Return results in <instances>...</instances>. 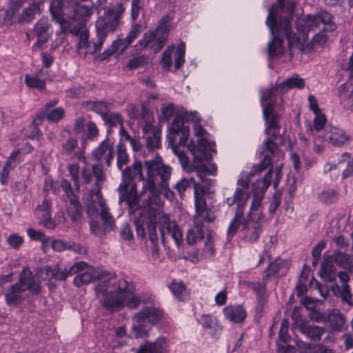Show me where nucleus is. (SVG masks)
Wrapping results in <instances>:
<instances>
[{
    "instance_id": "obj_1",
    "label": "nucleus",
    "mask_w": 353,
    "mask_h": 353,
    "mask_svg": "<svg viewBox=\"0 0 353 353\" xmlns=\"http://www.w3.org/2000/svg\"><path fill=\"white\" fill-rule=\"evenodd\" d=\"M294 9V2L290 1L285 3L284 0H277V3L269 9L266 19V24L270 32L274 34L276 31L283 32L288 37L290 48H298L304 51L303 42L307 39L309 32L317 29L332 32L336 28L332 21V14L323 11L315 15L298 19L296 26L299 36H296L292 33L290 26Z\"/></svg>"
},
{
    "instance_id": "obj_2",
    "label": "nucleus",
    "mask_w": 353,
    "mask_h": 353,
    "mask_svg": "<svg viewBox=\"0 0 353 353\" xmlns=\"http://www.w3.org/2000/svg\"><path fill=\"white\" fill-rule=\"evenodd\" d=\"M135 224L139 236L144 238L146 234L148 235L152 245V256L155 260L161 256V250L158 244L157 225L163 244L165 243L167 235L171 236L178 248L183 243L182 232L178 225L175 221H171L169 216L163 211L153 209L146 210L141 214Z\"/></svg>"
},
{
    "instance_id": "obj_3",
    "label": "nucleus",
    "mask_w": 353,
    "mask_h": 353,
    "mask_svg": "<svg viewBox=\"0 0 353 353\" xmlns=\"http://www.w3.org/2000/svg\"><path fill=\"white\" fill-rule=\"evenodd\" d=\"M279 94H282L280 92L279 84L261 91L262 105H263L264 101L270 100L263 109V118L266 121L265 133L269 137L263 143V159L259 164L253 166L250 175L261 172L270 165L274 163L275 161H279L283 159V154L277 148L274 142V139L279 134V117L274 112L275 102L272 99Z\"/></svg>"
},
{
    "instance_id": "obj_4",
    "label": "nucleus",
    "mask_w": 353,
    "mask_h": 353,
    "mask_svg": "<svg viewBox=\"0 0 353 353\" xmlns=\"http://www.w3.org/2000/svg\"><path fill=\"white\" fill-rule=\"evenodd\" d=\"M115 282V277L111 276L108 282L104 280L102 284L96 288L97 293H105L103 301V307L111 312L119 310L124 306L129 308L137 307L140 303V299L128 287L125 280L118 281L116 290H109L110 285H114Z\"/></svg>"
},
{
    "instance_id": "obj_5",
    "label": "nucleus",
    "mask_w": 353,
    "mask_h": 353,
    "mask_svg": "<svg viewBox=\"0 0 353 353\" xmlns=\"http://www.w3.org/2000/svg\"><path fill=\"white\" fill-rule=\"evenodd\" d=\"M145 164L147 166L148 175L146 180L143 183L141 196L148 191L146 205H160V198L159 197V191L156 188L154 176L158 174L161 177V186L163 190L169 189L168 181L170 178L172 168L163 164L160 157H158L157 160L146 161Z\"/></svg>"
},
{
    "instance_id": "obj_6",
    "label": "nucleus",
    "mask_w": 353,
    "mask_h": 353,
    "mask_svg": "<svg viewBox=\"0 0 353 353\" xmlns=\"http://www.w3.org/2000/svg\"><path fill=\"white\" fill-rule=\"evenodd\" d=\"M144 182L141 163L135 161L122 172V181L118 188L119 193V202L125 201L130 208L135 207L139 202L141 194L138 196L136 181Z\"/></svg>"
},
{
    "instance_id": "obj_7",
    "label": "nucleus",
    "mask_w": 353,
    "mask_h": 353,
    "mask_svg": "<svg viewBox=\"0 0 353 353\" xmlns=\"http://www.w3.org/2000/svg\"><path fill=\"white\" fill-rule=\"evenodd\" d=\"M170 17L163 16L159 21L155 29L145 32L134 47L138 50H142L148 47L154 53L159 52L164 46L170 32Z\"/></svg>"
},
{
    "instance_id": "obj_8",
    "label": "nucleus",
    "mask_w": 353,
    "mask_h": 353,
    "mask_svg": "<svg viewBox=\"0 0 353 353\" xmlns=\"http://www.w3.org/2000/svg\"><path fill=\"white\" fill-rule=\"evenodd\" d=\"M124 12L125 9L120 3L108 8L96 21L97 37L105 40L109 33L116 31Z\"/></svg>"
},
{
    "instance_id": "obj_9",
    "label": "nucleus",
    "mask_w": 353,
    "mask_h": 353,
    "mask_svg": "<svg viewBox=\"0 0 353 353\" xmlns=\"http://www.w3.org/2000/svg\"><path fill=\"white\" fill-rule=\"evenodd\" d=\"M87 214L91 219L100 216L103 221L105 231H109L114 227V219L109 212V208L103 200L101 193L96 192L88 196L86 203Z\"/></svg>"
},
{
    "instance_id": "obj_10",
    "label": "nucleus",
    "mask_w": 353,
    "mask_h": 353,
    "mask_svg": "<svg viewBox=\"0 0 353 353\" xmlns=\"http://www.w3.org/2000/svg\"><path fill=\"white\" fill-rule=\"evenodd\" d=\"M162 317V311L154 307H148L133 316V329L136 337H145L148 334V325H154Z\"/></svg>"
},
{
    "instance_id": "obj_11",
    "label": "nucleus",
    "mask_w": 353,
    "mask_h": 353,
    "mask_svg": "<svg viewBox=\"0 0 353 353\" xmlns=\"http://www.w3.org/2000/svg\"><path fill=\"white\" fill-rule=\"evenodd\" d=\"M52 18L57 23H59L61 30L63 32H70L72 34L77 35L78 37V43L77 48L79 53L84 50V46L89 42V32L85 28L84 24L78 23L77 26H73L74 20L72 23L63 21L61 16V12L58 10H52Z\"/></svg>"
},
{
    "instance_id": "obj_12",
    "label": "nucleus",
    "mask_w": 353,
    "mask_h": 353,
    "mask_svg": "<svg viewBox=\"0 0 353 353\" xmlns=\"http://www.w3.org/2000/svg\"><path fill=\"white\" fill-rule=\"evenodd\" d=\"M85 265V262L80 261L70 266L68 268H65L63 270H59L57 265L53 267L47 265L39 269L36 272V275L39 279L43 281H49L52 279L65 280L68 276L78 273Z\"/></svg>"
},
{
    "instance_id": "obj_13",
    "label": "nucleus",
    "mask_w": 353,
    "mask_h": 353,
    "mask_svg": "<svg viewBox=\"0 0 353 353\" xmlns=\"http://www.w3.org/2000/svg\"><path fill=\"white\" fill-rule=\"evenodd\" d=\"M214 147L215 143L205 137L199 139L197 146L193 141H190L187 145L188 150L194 156V162L208 160L210 158L209 153L215 151Z\"/></svg>"
},
{
    "instance_id": "obj_14",
    "label": "nucleus",
    "mask_w": 353,
    "mask_h": 353,
    "mask_svg": "<svg viewBox=\"0 0 353 353\" xmlns=\"http://www.w3.org/2000/svg\"><path fill=\"white\" fill-rule=\"evenodd\" d=\"M263 219V216L261 214H259L258 218L256 221L254 219H245L243 222V228L241 229V232L243 239L250 243L256 242L263 230L261 225V220Z\"/></svg>"
},
{
    "instance_id": "obj_15",
    "label": "nucleus",
    "mask_w": 353,
    "mask_h": 353,
    "mask_svg": "<svg viewBox=\"0 0 353 353\" xmlns=\"http://www.w3.org/2000/svg\"><path fill=\"white\" fill-rule=\"evenodd\" d=\"M15 284L23 292L29 291L32 294H38L41 291L39 283L34 280L31 271L27 267L23 268L19 281Z\"/></svg>"
},
{
    "instance_id": "obj_16",
    "label": "nucleus",
    "mask_w": 353,
    "mask_h": 353,
    "mask_svg": "<svg viewBox=\"0 0 353 353\" xmlns=\"http://www.w3.org/2000/svg\"><path fill=\"white\" fill-rule=\"evenodd\" d=\"M92 157L97 161L104 160L105 164L110 166L114 156L113 143L106 139L92 151Z\"/></svg>"
},
{
    "instance_id": "obj_17",
    "label": "nucleus",
    "mask_w": 353,
    "mask_h": 353,
    "mask_svg": "<svg viewBox=\"0 0 353 353\" xmlns=\"http://www.w3.org/2000/svg\"><path fill=\"white\" fill-rule=\"evenodd\" d=\"M324 137L325 141L336 147H342L350 142V136L343 130L334 126L326 128Z\"/></svg>"
},
{
    "instance_id": "obj_18",
    "label": "nucleus",
    "mask_w": 353,
    "mask_h": 353,
    "mask_svg": "<svg viewBox=\"0 0 353 353\" xmlns=\"http://www.w3.org/2000/svg\"><path fill=\"white\" fill-rule=\"evenodd\" d=\"M61 152L63 155L68 156L71 159H76L81 161H85L84 150L79 148L77 138L70 137L63 143Z\"/></svg>"
},
{
    "instance_id": "obj_19",
    "label": "nucleus",
    "mask_w": 353,
    "mask_h": 353,
    "mask_svg": "<svg viewBox=\"0 0 353 353\" xmlns=\"http://www.w3.org/2000/svg\"><path fill=\"white\" fill-rule=\"evenodd\" d=\"M65 7L61 6L60 8L61 16L62 17L63 21H66L67 22H70V23H72V20H74L73 23V26H77L78 23H83V21H87L90 16L92 14V10L91 7L89 6H86L84 4L77 3L74 7V17L72 18L65 19L63 18V13L62 12V9Z\"/></svg>"
},
{
    "instance_id": "obj_20",
    "label": "nucleus",
    "mask_w": 353,
    "mask_h": 353,
    "mask_svg": "<svg viewBox=\"0 0 353 353\" xmlns=\"http://www.w3.org/2000/svg\"><path fill=\"white\" fill-rule=\"evenodd\" d=\"M76 274L77 275L74 279V283L77 287L88 284L102 277V275L98 270L93 268L88 267L87 264L83 270H79V272Z\"/></svg>"
},
{
    "instance_id": "obj_21",
    "label": "nucleus",
    "mask_w": 353,
    "mask_h": 353,
    "mask_svg": "<svg viewBox=\"0 0 353 353\" xmlns=\"http://www.w3.org/2000/svg\"><path fill=\"white\" fill-rule=\"evenodd\" d=\"M196 214L194 216V224L203 225V221L206 222H212L215 219L213 212L208 209L205 201H200L194 203Z\"/></svg>"
},
{
    "instance_id": "obj_22",
    "label": "nucleus",
    "mask_w": 353,
    "mask_h": 353,
    "mask_svg": "<svg viewBox=\"0 0 353 353\" xmlns=\"http://www.w3.org/2000/svg\"><path fill=\"white\" fill-rule=\"evenodd\" d=\"M51 205V201L45 198L42 203L38 205L36 210L37 214L40 218V223L49 229H53L56 226L54 221L50 216Z\"/></svg>"
},
{
    "instance_id": "obj_23",
    "label": "nucleus",
    "mask_w": 353,
    "mask_h": 353,
    "mask_svg": "<svg viewBox=\"0 0 353 353\" xmlns=\"http://www.w3.org/2000/svg\"><path fill=\"white\" fill-rule=\"evenodd\" d=\"M185 112V110H181L179 112L178 115L174 118L171 127V130L175 133L181 134L179 144L183 145L187 144L190 132L188 127L185 126L184 123V119H186L184 114Z\"/></svg>"
},
{
    "instance_id": "obj_24",
    "label": "nucleus",
    "mask_w": 353,
    "mask_h": 353,
    "mask_svg": "<svg viewBox=\"0 0 353 353\" xmlns=\"http://www.w3.org/2000/svg\"><path fill=\"white\" fill-rule=\"evenodd\" d=\"M249 199V194L247 190L237 188L235 190L232 197L228 198L226 203L228 205L236 204V210L238 215H243L244 208L246 205Z\"/></svg>"
},
{
    "instance_id": "obj_25",
    "label": "nucleus",
    "mask_w": 353,
    "mask_h": 353,
    "mask_svg": "<svg viewBox=\"0 0 353 353\" xmlns=\"http://www.w3.org/2000/svg\"><path fill=\"white\" fill-rule=\"evenodd\" d=\"M226 319L234 323H241L246 317V312L241 305H231L224 308Z\"/></svg>"
},
{
    "instance_id": "obj_26",
    "label": "nucleus",
    "mask_w": 353,
    "mask_h": 353,
    "mask_svg": "<svg viewBox=\"0 0 353 353\" xmlns=\"http://www.w3.org/2000/svg\"><path fill=\"white\" fill-rule=\"evenodd\" d=\"M50 28L48 19L42 18L34 26V32L38 37L37 45L41 46L49 39L50 34L48 31Z\"/></svg>"
},
{
    "instance_id": "obj_27",
    "label": "nucleus",
    "mask_w": 353,
    "mask_h": 353,
    "mask_svg": "<svg viewBox=\"0 0 353 353\" xmlns=\"http://www.w3.org/2000/svg\"><path fill=\"white\" fill-rule=\"evenodd\" d=\"M67 212L73 223L79 222L82 216V207L77 197H72L67 204Z\"/></svg>"
},
{
    "instance_id": "obj_28",
    "label": "nucleus",
    "mask_w": 353,
    "mask_h": 353,
    "mask_svg": "<svg viewBox=\"0 0 353 353\" xmlns=\"http://www.w3.org/2000/svg\"><path fill=\"white\" fill-rule=\"evenodd\" d=\"M327 313L326 316H324L321 314H318L317 316L313 317V319L316 321H328L335 329H340L343 327L344 319L341 314L335 312L334 311H327Z\"/></svg>"
},
{
    "instance_id": "obj_29",
    "label": "nucleus",
    "mask_w": 353,
    "mask_h": 353,
    "mask_svg": "<svg viewBox=\"0 0 353 353\" xmlns=\"http://www.w3.org/2000/svg\"><path fill=\"white\" fill-rule=\"evenodd\" d=\"M305 87V80L297 74L292 75L279 83L280 92L285 93L290 89H303Z\"/></svg>"
},
{
    "instance_id": "obj_30",
    "label": "nucleus",
    "mask_w": 353,
    "mask_h": 353,
    "mask_svg": "<svg viewBox=\"0 0 353 353\" xmlns=\"http://www.w3.org/2000/svg\"><path fill=\"white\" fill-rule=\"evenodd\" d=\"M274 36L273 39L268 44V54L270 57L277 56L278 54L283 52L284 48L283 46V41L279 38V35H284L288 38L283 32H274V34L271 32ZM288 40V39H287Z\"/></svg>"
},
{
    "instance_id": "obj_31",
    "label": "nucleus",
    "mask_w": 353,
    "mask_h": 353,
    "mask_svg": "<svg viewBox=\"0 0 353 353\" xmlns=\"http://www.w3.org/2000/svg\"><path fill=\"white\" fill-rule=\"evenodd\" d=\"M302 334L314 341H320L325 332V329L316 325L303 324L299 327Z\"/></svg>"
},
{
    "instance_id": "obj_32",
    "label": "nucleus",
    "mask_w": 353,
    "mask_h": 353,
    "mask_svg": "<svg viewBox=\"0 0 353 353\" xmlns=\"http://www.w3.org/2000/svg\"><path fill=\"white\" fill-rule=\"evenodd\" d=\"M64 116V109L63 108H57L52 110H41L37 117L39 119L46 118L50 122H58Z\"/></svg>"
},
{
    "instance_id": "obj_33",
    "label": "nucleus",
    "mask_w": 353,
    "mask_h": 353,
    "mask_svg": "<svg viewBox=\"0 0 353 353\" xmlns=\"http://www.w3.org/2000/svg\"><path fill=\"white\" fill-rule=\"evenodd\" d=\"M87 106L89 109L101 115L102 119L107 116L110 110L113 108V104L107 101H90Z\"/></svg>"
},
{
    "instance_id": "obj_34",
    "label": "nucleus",
    "mask_w": 353,
    "mask_h": 353,
    "mask_svg": "<svg viewBox=\"0 0 353 353\" xmlns=\"http://www.w3.org/2000/svg\"><path fill=\"white\" fill-rule=\"evenodd\" d=\"M202 225L194 224V227L189 229L186 234V242L189 245H194L204 239V230Z\"/></svg>"
},
{
    "instance_id": "obj_35",
    "label": "nucleus",
    "mask_w": 353,
    "mask_h": 353,
    "mask_svg": "<svg viewBox=\"0 0 353 353\" xmlns=\"http://www.w3.org/2000/svg\"><path fill=\"white\" fill-rule=\"evenodd\" d=\"M332 261L343 269L353 267L352 256L341 252L335 251L331 256Z\"/></svg>"
},
{
    "instance_id": "obj_36",
    "label": "nucleus",
    "mask_w": 353,
    "mask_h": 353,
    "mask_svg": "<svg viewBox=\"0 0 353 353\" xmlns=\"http://www.w3.org/2000/svg\"><path fill=\"white\" fill-rule=\"evenodd\" d=\"M130 161L125 144L120 140L117 145V166L119 170H123L124 165Z\"/></svg>"
},
{
    "instance_id": "obj_37",
    "label": "nucleus",
    "mask_w": 353,
    "mask_h": 353,
    "mask_svg": "<svg viewBox=\"0 0 353 353\" xmlns=\"http://www.w3.org/2000/svg\"><path fill=\"white\" fill-rule=\"evenodd\" d=\"M196 172L198 177H202L203 175L216 176L217 167L214 164L204 165L202 163L196 164L193 168L188 170V172Z\"/></svg>"
},
{
    "instance_id": "obj_38",
    "label": "nucleus",
    "mask_w": 353,
    "mask_h": 353,
    "mask_svg": "<svg viewBox=\"0 0 353 353\" xmlns=\"http://www.w3.org/2000/svg\"><path fill=\"white\" fill-rule=\"evenodd\" d=\"M23 292L16 284L13 285L6 293V299L8 304H19L20 303L23 296L22 293Z\"/></svg>"
},
{
    "instance_id": "obj_39",
    "label": "nucleus",
    "mask_w": 353,
    "mask_h": 353,
    "mask_svg": "<svg viewBox=\"0 0 353 353\" xmlns=\"http://www.w3.org/2000/svg\"><path fill=\"white\" fill-rule=\"evenodd\" d=\"M272 169H270L265 176L261 179L257 180L254 183H253V189L255 191L254 194L263 193L269 185L271 183L272 179Z\"/></svg>"
},
{
    "instance_id": "obj_40",
    "label": "nucleus",
    "mask_w": 353,
    "mask_h": 353,
    "mask_svg": "<svg viewBox=\"0 0 353 353\" xmlns=\"http://www.w3.org/2000/svg\"><path fill=\"white\" fill-rule=\"evenodd\" d=\"M169 288L173 294L180 301H184L188 297L186 287L182 282H172L169 285Z\"/></svg>"
},
{
    "instance_id": "obj_41",
    "label": "nucleus",
    "mask_w": 353,
    "mask_h": 353,
    "mask_svg": "<svg viewBox=\"0 0 353 353\" xmlns=\"http://www.w3.org/2000/svg\"><path fill=\"white\" fill-rule=\"evenodd\" d=\"M146 145L149 150H154L161 146V130L154 129L152 134L146 137Z\"/></svg>"
},
{
    "instance_id": "obj_42",
    "label": "nucleus",
    "mask_w": 353,
    "mask_h": 353,
    "mask_svg": "<svg viewBox=\"0 0 353 353\" xmlns=\"http://www.w3.org/2000/svg\"><path fill=\"white\" fill-rule=\"evenodd\" d=\"M263 196L259 194H254L253 199L250 205V211L247 215L246 219H254V214H257V216L259 214L263 215L259 211L261 207V200ZM263 217V216H262Z\"/></svg>"
},
{
    "instance_id": "obj_43",
    "label": "nucleus",
    "mask_w": 353,
    "mask_h": 353,
    "mask_svg": "<svg viewBox=\"0 0 353 353\" xmlns=\"http://www.w3.org/2000/svg\"><path fill=\"white\" fill-rule=\"evenodd\" d=\"M104 41L100 37H97V41L95 42H92L90 43L88 42L84 46V50L81 51V53H79L80 55L83 54V57H85L87 54H94L97 51L101 50L102 46L104 43Z\"/></svg>"
},
{
    "instance_id": "obj_44",
    "label": "nucleus",
    "mask_w": 353,
    "mask_h": 353,
    "mask_svg": "<svg viewBox=\"0 0 353 353\" xmlns=\"http://www.w3.org/2000/svg\"><path fill=\"white\" fill-rule=\"evenodd\" d=\"M185 117L187 121L191 120L194 123V134L196 137H200L201 138L205 137V134H207V132L205 129L201 126V125L198 122V118L196 115L193 114L192 112H184Z\"/></svg>"
},
{
    "instance_id": "obj_45",
    "label": "nucleus",
    "mask_w": 353,
    "mask_h": 353,
    "mask_svg": "<svg viewBox=\"0 0 353 353\" xmlns=\"http://www.w3.org/2000/svg\"><path fill=\"white\" fill-rule=\"evenodd\" d=\"M336 269L332 262L325 261L321 263L320 276L331 281L334 279Z\"/></svg>"
},
{
    "instance_id": "obj_46",
    "label": "nucleus",
    "mask_w": 353,
    "mask_h": 353,
    "mask_svg": "<svg viewBox=\"0 0 353 353\" xmlns=\"http://www.w3.org/2000/svg\"><path fill=\"white\" fill-rule=\"evenodd\" d=\"M194 188V203H198L200 201H205V194L208 191L206 185L201 182H196L192 183Z\"/></svg>"
},
{
    "instance_id": "obj_47",
    "label": "nucleus",
    "mask_w": 353,
    "mask_h": 353,
    "mask_svg": "<svg viewBox=\"0 0 353 353\" xmlns=\"http://www.w3.org/2000/svg\"><path fill=\"white\" fill-rule=\"evenodd\" d=\"M25 82L26 85L32 88H37L43 90L46 88V82L37 76L26 75Z\"/></svg>"
},
{
    "instance_id": "obj_48",
    "label": "nucleus",
    "mask_w": 353,
    "mask_h": 353,
    "mask_svg": "<svg viewBox=\"0 0 353 353\" xmlns=\"http://www.w3.org/2000/svg\"><path fill=\"white\" fill-rule=\"evenodd\" d=\"M194 183V179L193 177H183L181 178L174 185V189L181 196L185 191L190 187L192 186V183Z\"/></svg>"
},
{
    "instance_id": "obj_49",
    "label": "nucleus",
    "mask_w": 353,
    "mask_h": 353,
    "mask_svg": "<svg viewBox=\"0 0 353 353\" xmlns=\"http://www.w3.org/2000/svg\"><path fill=\"white\" fill-rule=\"evenodd\" d=\"M326 121L327 120L324 114H321V112L315 114V117L314 119V128L309 124L307 126L308 132L312 134L314 130L316 131L321 130L325 125Z\"/></svg>"
},
{
    "instance_id": "obj_50",
    "label": "nucleus",
    "mask_w": 353,
    "mask_h": 353,
    "mask_svg": "<svg viewBox=\"0 0 353 353\" xmlns=\"http://www.w3.org/2000/svg\"><path fill=\"white\" fill-rule=\"evenodd\" d=\"M185 44L181 42L178 46L176 52L175 54V68L179 70L185 62Z\"/></svg>"
},
{
    "instance_id": "obj_51",
    "label": "nucleus",
    "mask_w": 353,
    "mask_h": 353,
    "mask_svg": "<svg viewBox=\"0 0 353 353\" xmlns=\"http://www.w3.org/2000/svg\"><path fill=\"white\" fill-rule=\"evenodd\" d=\"M103 121L110 128L117 126V125H122L123 119L121 115L119 112H110L107 116L104 117Z\"/></svg>"
},
{
    "instance_id": "obj_52",
    "label": "nucleus",
    "mask_w": 353,
    "mask_h": 353,
    "mask_svg": "<svg viewBox=\"0 0 353 353\" xmlns=\"http://www.w3.org/2000/svg\"><path fill=\"white\" fill-rule=\"evenodd\" d=\"M24 0H9V4L6 10V19L8 23L10 17H13L16 12L22 6Z\"/></svg>"
},
{
    "instance_id": "obj_53",
    "label": "nucleus",
    "mask_w": 353,
    "mask_h": 353,
    "mask_svg": "<svg viewBox=\"0 0 353 353\" xmlns=\"http://www.w3.org/2000/svg\"><path fill=\"white\" fill-rule=\"evenodd\" d=\"M112 49L119 55L122 54L125 50L131 45L125 38H118L112 43Z\"/></svg>"
},
{
    "instance_id": "obj_54",
    "label": "nucleus",
    "mask_w": 353,
    "mask_h": 353,
    "mask_svg": "<svg viewBox=\"0 0 353 353\" xmlns=\"http://www.w3.org/2000/svg\"><path fill=\"white\" fill-rule=\"evenodd\" d=\"M174 50V46H170L163 52L161 63L164 69L169 70L172 65L171 56Z\"/></svg>"
},
{
    "instance_id": "obj_55",
    "label": "nucleus",
    "mask_w": 353,
    "mask_h": 353,
    "mask_svg": "<svg viewBox=\"0 0 353 353\" xmlns=\"http://www.w3.org/2000/svg\"><path fill=\"white\" fill-rule=\"evenodd\" d=\"M142 32V26L139 23H134L132 25L128 34L125 37L126 40L132 44Z\"/></svg>"
},
{
    "instance_id": "obj_56",
    "label": "nucleus",
    "mask_w": 353,
    "mask_h": 353,
    "mask_svg": "<svg viewBox=\"0 0 353 353\" xmlns=\"http://www.w3.org/2000/svg\"><path fill=\"white\" fill-rule=\"evenodd\" d=\"M148 58L145 55H140L129 60L127 67L130 70L143 67L147 63Z\"/></svg>"
},
{
    "instance_id": "obj_57",
    "label": "nucleus",
    "mask_w": 353,
    "mask_h": 353,
    "mask_svg": "<svg viewBox=\"0 0 353 353\" xmlns=\"http://www.w3.org/2000/svg\"><path fill=\"white\" fill-rule=\"evenodd\" d=\"M68 171L74 183L76 188L79 187V165L77 163H69L67 165Z\"/></svg>"
},
{
    "instance_id": "obj_58",
    "label": "nucleus",
    "mask_w": 353,
    "mask_h": 353,
    "mask_svg": "<svg viewBox=\"0 0 353 353\" xmlns=\"http://www.w3.org/2000/svg\"><path fill=\"white\" fill-rule=\"evenodd\" d=\"M162 350V346L159 342H157L141 346L137 353H161Z\"/></svg>"
},
{
    "instance_id": "obj_59",
    "label": "nucleus",
    "mask_w": 353,
    "mask_h": 353,
    "mask_svg": "<svg viewBox=\"0 0 353 353\" xmlns=\"http://www.w3.org/2000/svg\"><path fill=\"white\" fill-rule=\"evenodd\" d=\"M52 247L55 251L62 252L74 248L75 243L72 241L65 242L62 240H54L52 243Z\"/></svg>"
},
{
    "instance_id": "obj_60",
    "label": "nucleus",
    "mask_w": 353,
    "mask_h": 353,
    "mask_svg": "<svg viewBox=\"0 0 353 353\" xmlns=\"http://www.w3.org/2000/svg\"><path fill=\"white\" fill-rule=\"evenodd\" d=\"M38 3H33L31 6L24 10L21 14V21L30 22L34 18L37 10L39 9Z\"/></svg>"
},
{
    "instance_id": "obj_61",
    "label": "nucleus",
    "mask_w": 353,
    "mask_h": 353,
    "mask_svg": "<svg viewBox=\"0 0 353 353\" xmlns=\"http://www.w3.org/2000/svg\"><path fill=\"white\" fill-rule=\"evenodd\" d=\"M319 199L325 203H332L337 199V195L333 190L326 189L319 194Z\"/></svg>"
},
{
    "instance_id": "obj_62",
    "label": "nucleus",
    "mask_w": 353,
    "mask_h": 353,
    "mask_svg": "<svg viewBox=\"0 0 353 353\" xmlns=\"http://www.w3.org/2000/svg\"><path fill=\"white\" fill-rule=\"evenodd\" d=\"M243 215H238L237 212L235 213V216L230 223L228 229V233L229 235L233 236L236 234L238 228L240 226L241 221Z\"/></svg>"
},
{
    "instance_id": "obj_63",
    "label": "nucleus",
    "mask_w": 353,
    "mask_h": 353,
    "mask_svg": "<svg viewBox=\"0 0 353 353\" xmlns=\"http://www.w3.org/2000/svg\"><path fill=\"white\" fill-rule=\"evenodd\" d=\"M281 267V263L279 260L271 262L265 270L264 279H268L277 274Z\"/></svg>"
},
{
    "instance_id": "obj_64",
    "label": "nucleus",
    "mask_w": 353,
    "mask_h": 353,
    "mask_svg": "<svg viewBox=\"0 0 353 353\" xmlns=\"http://www.w3.org/2000/svg\"><path fill=\"white\" fill-rule=\"evenodd\" d=\"M340 295L343 301L350 305H353L352 294L350 292V286L347 284H343L340 290Z\"/></svg>"
}]
</instances>
